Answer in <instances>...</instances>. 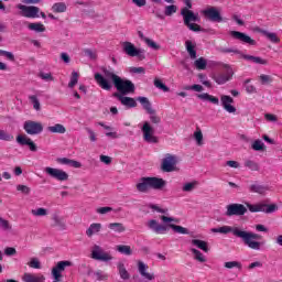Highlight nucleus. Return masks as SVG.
<instances>
[{
	"label": "nucleus",
	"mask_w": 282,
	"mask_h": 282,
	"mask_svg": "<svg viewBox=\"0 0 282 282\" xmlns=\"http://www.w3.org/2000/svg\"><path fill=\"white\" fill-rule=\"evenodd\" d=\"M102 74L96 73L95 80L97 85H99V87L105 91H111L115 86L117 91H119L121 96L135 94V84H133V82L129 79H123L122 77L116 75L113 72L107 68H102ZM109 80H111L112 84Z\"/></svg>",
	"instance_id": "1"
},
{
	"label": "nucleus",
	"mask_w": 282,
	"mask_h": 282,
	"mask_svg": "<svg viewBox=\"0 0 282 282\" xmlns=\"http://www.w3.org/2000/svg\"><path fill=\"white\" fill-rule=\"evenodd\" d=\"M212 232H219L220 235H228L231 232L234 237L241 239L245 246H248L251 250H261V242L257 241L261 239V235L252 231H246L239 227L223 226L220 228H213Z\"/></svg>",
	"instance_id": "2"
},
{
	"label": "nucleus",
	"mask_w": 282,
	"mask_h": 282,
	"mask_svg": "<svg viewBox=\"0 0 282 282\" xmlns=\"http://www.w3.org/2000/svg\"><path fill=\"white\" fill-rule=\"evenodd\" d=\"M160 219L163 221V224L166 225H160L155 219H151L148 221V228H150V230H153V232H155L156 235H162V232H166L169 228L173 229L177 235H188V229L186 227L175 225L178 223L177 218L161 216Z\"/></svg>",
	"instance_id": "3"
},
{
	"label": "nucleus",
	"mask_w": 282,
	"mask_h": 282,
	"mask_svg": "<svg viewBox=\"0 0 282 282\" xmlns=\"http://www.w3.org/2000/svg\"><path fill=\"white\" fill-rule=\"evenodd\" d=\"M135 186L139 193H149L151 188L153 191H162V188L166 186V181L155 176H143L139 180Z\"/></svg>",
	"instance_id": "4"
},
{
	"label": "nucleus",
	"mask_w": 282,
	"mask_h": 282,
	"mask_svg": "<svg viewBox=\"0 0 282 282\" xmlns=\"http://www.w3.org/2000/svg\"><path fill=\"white\" fill-rule=\"evenodd\" d=\"M181 15L183 17V23L192 32H204V29L197 23H199V13H195L192 10L183 8L181 10Z\"/></svg>",
	"instance_id": "5"
},
{
	"label": "nucleus",
	"mask_w": 282,
	"mask_h": 282,
	"mask_svg": "<svg viewBox=\"0 0 282 282\" xmlns=\"http://www.w3.org/2000/svg\"><path fill=\"white\" fill-rule=\"evenodd\" d=\"M247 208L250 210V213H265L267 215H272V213H276L279 210V205L276 204H256L252 205L250 203H246Z\"/></svg>",
	"instance_id": "6"
},
{
	"label": "nucleus",
	"mask_w": 282,
	"mask_h": 282,
	"mask_svg": "<svg viewBox=\"0 0 282 282\" xmlns=\"http://www.w3.org/2000/svg\"><path fill=\"white\" fill-rule=\"evenodd\" d=\"M203 17L212 23H224L226 20L221 17V11L217 7H208L202 11Z\"/></svg>",
	"instance_id": "7"
},
{
	"label": "nucleus",
	"mask_w": 282,
	"mask_h": 282,
	"mask_svg": "<svg viewBox=\"0 0 282 282\" xmlns=\"http://www.w3.org/2000/svg\"><path fill=\"white\" fill-rule=\"evenodd\" d=\"M73 263L69 260H64L57 262V264L52 269L53 282L63 281V272H65V268H72Z\"/></svg>",
	"instance_id": "8"
},
{
	"label": "nucleus",
	"mask_w": 282,
	"mask_h": 282,
	"mask_svg": "<svg viewBox=\"0 0 282 282\" xmlns=\"http://www.w3.org/2000/svg\"><path fill=\"white\" fill-rule=\"evenodd\" d=\"M141 131L143 133V140L148 142L149 144H158L159 140L158 137H155V129L151 127V123L149 121H145L141 128Z\"/></svg>",
	"instance_id": "9"
},
{
	"label": "nucleus",
	"mask_w": 282,
	"mask_h": 282,
	"mask_svg": "<svg viewBox=\"0 0 282 282\" xmlns=\"http://www.w3.org/2000/svg\"><path fill=\"white\" fill-rule=\"evenodd\" d=\"M23 129L28 135H40V133H43V123L39 121L26 120L23 123Z\"/></svg>",
	"instance_id": "10"
},
{
	"label": "nucleus",
	"mask_w": 282,
	"mask_h": 282,
	"mask_svg": "<svg viewBox=\"0 0 282 282\" xmlns=\"http://www.w3.org/2000/svg\"><path fill=\"white\" fill-rule=\"evenodd\" d=\"M17 9L20 10V15L26 19H39V12H41V9L34 6L17 4Z\"/></svg>",
	"instance_id": "11"
},
{
	"label": "nucleus",
	"mask_w": 282,
	"mask_h": 282,
	"mask_svg": "<svg viewBox=\"0 0 282 282\" xmlns=\"http://www.w3.org/2000/svg\"><path fill=\"white\" fill-rule=\"evenodd\" d=\"M247 213H248V208L243 204L235 203V204L227 205V212H226L227 217H235V216L241 217Z\"/></svg>",
	"instance_id": "12"
},
{
	"label": "nucleus",
	"mask_w": 282,
	"mask_h": 282,
	"mask_svg": "<svg viewBox=\"0 0 282 282\" xmlns=\"http://www.w3.org/2000/svg\"><path fill=\"white\" fill-rule=\"evenodd\" d=\"M123 52H126L128 56H137L139 61H144V58H147V55H144V50L135 48V45H133L131 42L123 43Z\"/></svg>",
	"instance_id": "13"
},
{
	"label": "nucleus",
	"mask_w": 282,
	"mask_h": 282,
	"mask_svg": "<svg viewBox=\"0 0 282 282\" xmlns=\"http://www.w3.org/2000/svg\"><path fill=\"white\" fill-rule=\"evenodd\" d=\"M44 173L53 177V180H57V182H67V180H69V174L61 169L45 167Z\"/></svg>",
	"instance_id": "14"
},
{
	"label": "nucleus",
	"mask_w": 282,
	"mask_h": 282,
	"mask_svg": "<svg viewBox=\"0 0 282 282\" xmlns=\"http://www.w3.org/2000/svg\"><path fill=\"white\" fill-rule=\"evenodd\" d=\"M91 259H95L96 261H104L105 263H107L111 261L113 257L105 252L100 246L95 245L91 251Z\"/></svg>",
	"instance_id": "15"
},
{
	"label": "nucleus",
	"mask_w": 282,
	"mask_h": 282,
	"mask_svg": "<svg viewBox=\"0 0 282 282\" xmlns=\"http://www.w3.org/2000/svg\"><path fill=\"white\" fill-rule=\"evenodd\" d=\"M15 142L20 144V147H29L30 151L33 153H36L39 151V148L36 147V143L32 141L28 135L20 134L15 138Z\"/></svg>",
	"instance_id": "16"
},
{
	"label": "nucleus",
	"mask_w": 282,
	"mask_h": 282,
	"mask_svg": "<svg viewBox=\"0 0 282 282\" xmlns=\"http://www.w3.org/2000/svg\"><path fill=\"white\" fill-rule=\"evenodd\" d=\"M175 164H177L175 156L167 154L162 161V171L164 173H172V171H175Z\"/></svg>",
	"instance_id": "17"
},
{
	"label": "nucleus",
	"mask_w": 282,
	"mask_h": 282,
	"mask_svg": "<svg viewBox=\"0 0 282 282\" xmlns=\"http://www.w3.org/2000/svg\"><path fill=\"white\" fill-rule=\"evenodd\" d=\"M220 102L225 111H227L228 113H237V108L232 106V102H235V99H232V97L228 95H223L220 97Z\"/></svg>",
	"instance_id": "18"
},
{
	"label": "nucleus",
	"mask_w": 282,
	"mask_h": 282,
	"mask_svg": "<svg viewBox=\"0 0 282 282\" xmlns=\"http://www.w3.org/2000/svg\"><path fill=\"white\" fill-rule=\"evenodd\" d=\"M230 36L236 39L237 41H241V43H247L248 45H257V41H254L250 35L239 32V31H231Z\"/></svg>",
	"instance_id": "19"
},
{
	"label": "nucleus",
	"mask_w": 282,
	"mask_h": 282,
	"mask_svg": "<svg viewBox=\"0 0 282 282\" xmlns=\"http://www.w3.org/2000/svg\"><path fill=\"white\" fill-rule=\"evenodd\" d=\"M113 98H118V100L123 105V107H128L129 109H133V107H138V102L132 97H124L120 95V93H115Z\"/></svg>",
	"instance_id": "20"
},
{
	"label": "nucleus",
	"mask_w": 282,
	"mask_h": 282,
	"mask_svg": "<svg viewBox=\"0 0 282 282\" xmlns=\"http://www.w3.org/2000/svg\"><path fill=\"white\" fill-rule=\"evenodd\" d=\"M234 74L232 69H228L227 74L215 75L213 79L217 85H226L232 78Z\"/></svg>",
	"instance_id": "21"
},
{
	"label": "nucleus",
	"mask_w": 282,
	"mask_h": 282,
	"mask_svg": "<svg viewBox=\"0 0 282 282\" xmlns=\"http://www.w3.org/2000/svg\"><path fill=\"white\" fill-rule=\"evenodd\" d=\"M138 268L139 273L141 274V276H143V279H147L148 281H153V279H155V275L153 273L147 272V270H149V265H147L144 262L140 261L138 263Z\"/></svg>",
	"instance_id": "22"
},
{
	"label": "nucleus",
	"mask_w": 282,
	"mask_h": 282,
	"mask_svg": "<svg viewBox=\"0 0 282 282\" xmlns=\"http://www.w3.org/2000/svg\"><path fill=\"white\" fill-rule=\"evenodd\" d=\"M138 102H140L143 107V109L147 111L149 115L155 113V109L151 106V101H149V98L147 97H138L137 98Z\"/></svg>",
	"instance_id": "23"
},
{
	"label": "nucleus",
	"mask_w": 282,
	"mask_h": 282,
	"mask_svg": "<svg viewBox=\"0 0 282 282\" xmlns=\"http://www.w3.org/2000/svg\"><path fill=\"white\" fill-rule=\"evenodd\" d=\"M250 193H258V195H265L270 187L268 185L252 184L249 186Z\"/></svg>",
	"instance_id": "24"
},
{
	"label": "nucleus",
	"mask_w": 282,
	"mask_h": 282,
	"mask_svg": "<svg viewBox=\"0 0 282 282\" xmlns=\"http://www.w3.org/2000/svg\"><path fill=\"white\" fill-rule=\"evenodd\" d=\"M102 230V224L100 223H93L89 228L86 230V235L91 238L93 235H98Z\"/></svg>",
	"instance_id": "25"
},
{
	"label": "nucleus",
	"mask_w": 282,
	"mask_h": 282,
	"mask_svg": "<svg viewBox=\"0 0 282 282\" xmlns=\"http://www.w3.org/2000/svg\"><path fill=\"white\" fill-rule=\"evenodd\" d=\"M185 48L186 52L189 54V58H192V61H195V58H197V51L195 50V44H193V41L187 40L185 42Z\"/></svg>",
	"instance_id": "26"
},
{
	"label": "nucleus",
	"mask_w": 282,
	"mask_h": 282,
	"mask_svg": "<svg viewBox=\"0 0 282 282\" xmlns=\"http://www.w3.org/2000/svg\"><path fill=\"white\" fill-rule=\"evenodd\" d=\"M46 131H48V133H59V134H63V133L67 132V129L65 128V126H63L61 123H56L54 126H48L46 128Z\"/></svg>",
	"instance_id": "27"
},
{
	"label": "nucleus",
	"mask_w": 282,
	"mask_h": 282,
	"mask_svg": "<svg viewBox=\"0 0 282 282\" xmlns=\"http://www.w3.org/2000/svg\"><path fill=\"white\" fill-rule=\"evenodd\" d=\"M108 228L112 232H118V234L126 232L127 230V227L122 223H110L108 224Z\"/></svg>",
	"instance_id": "28"
},
{
	"label": "nucleus",
	"mask_w": 282,
	"mask_h": 282,
	"mask_svg": "<svg viewBox=\"0 0 282 282\" xmlns=\"http://www.w3.org/2000/svg\"><path fill=\"white\" fill-rule=\"evenodd\" d=\"M192 246H195L199 250H203V252H209L210 249L208 248V242L200 240V239H193Z\"/></svg>",
	"instance_id": "29"
},
{
	"label": "nucleus",
	"mask_w": 282,
	"mask_h": 282,
	"mask_svg": "<svg viewBox=\"0 0 282 282\" xmlns=\"http://www.w3.org/2000/svg\"><path fill=\"white\" fill-rule=\"evenodd\" d=\"M118 270H119L120 279H122L123 281H129V279H131L129 271H127V268H124V263L119 262Z\"/></svg>",
	"instance_id": "30"
},
{
	"label": "nucleus",
	"mask_w": 282,
	"mask_h": 282,
	"mask_svg": "<svg viewBox=\"0 0 282 282\" xmlns=\"http://www.w3.org/2000/svg\"><path fill=\"white\" fill-rule=\"evenodd\" d=\"M52 11L56 14L67 12V4L65 2H56L52 6Z\"/></svg>",
	"instance_id": "31"
},
{
	"label": "nucleus",
	"mask_w": 282,
	"mask_h": 282,
	"mask_svg": "<svg viewBox=\"0 0 282 282\" xmlns=\"http://www.w3.org/2000/svg\"><path fill=\"white\" fill-rule=\"evenodd\" d=\"M53 221H54V226L56 228H59V230L67 229V225L65 224V220L62 217H59L58 215H53Z\"/></svg>",
	"instance_id": "32"
},
{
	"label": "nucleus",
	"mask_w": 282,
	"mask_h": 282,
	"mask_svg": "<svg viewBox=\"0 0 282 282\" xmlns=\"http://www.w3.org/2000/svg\"><path fill=\"white\" fill-rule=\"evenodd\" d=\"M22 279L24 282H45L44 276H34L32 273H24Z\"/></svg>",
	"instance_id": "33"
},
{
	"label": "nucleus",
	"mask_w": 282,
	"mask_h": 282,
	"mask_svg": "<svg viewBox=\"0 0 282 282\" xmlns=\"http://www.w3.org/2000/svg\"><path fill=\"white\" fill-rule=\"evenodd\" d=\"M197 186H199V182L193 181L189 183H185L182 187V191L183 193H193V191L197 188Z\"/></svg>",
	"instance_id": "34"
},
{
	"label": "nucleus",
	"mask_w": 282,
	"mask_h": 282,
	"mask_svg": "<svg viewBox=\"0 0 282 282\" xmlns=\"http://www.w3.org/2000/svg\"><path fill=\"white\" fill-rule=\"evenodd\" d=\"M191 252L194 254V259L198 261L199 263H206V257H204V253L202 251L193 248L191 249Z\"/></svg>",
	"instance_id": "35"
},
{
	"label": "nucleus",
	"mask_w": 282,
	"mask_h": 282,
	"mask_svg": "<svg viewBox=\"0 0 282 282\" xmlns=\"http://www.w3.org/2000/svg\"><path fill=\"white\" fill-rule=\"evenodd\" d=\"M0 140L3 142H12V140H14V135L6 130L0 129Z\"/></svg>",
	"instance_id": "36"
},
{
	"label": "nucleus",
	"mask_w": 282,
	"mask_h": 282,
	"mask_svg": "<svg viewBox=\"0 0 282 282\" xmlns=\"http://www.w3.org/2000/svg\"><path fill=\"white\" fill-rule=\"evenodd\" d=\"M177 13V6L170 4L164 7V14L165 17H173V14Z\"/></svg>",
	"instance_id": "37"
},
{
	"label": "nucleus",
	"mask_w": 282,
	"mask_h": 282,
	"mask_svg": "<svg viewBox=\"0 0 282 282\" xmlns=\"http://www.w3.org/2000/svg\"><path fill=\"white\" fill-rule=\"evenodd\" d=\"M194 65H195L196 69L202 70V69H206L208 62L206 61V58L199 57L194 62Z\"/></svg>",
	"instance_id": "38"
},
{
	"label": "nucleus",
	"mask_w": 282,
	"mask_h": 282,
	"mask_svg": "<svg viewBox=\"0 0 282 282\" xmlns=\"http://www.w3.org/2000/svg\"><path fill=\"white\" fill-rule=\"evenodd\" d=\"M261 34H263L264 36H267V39H269V41H271V43H279L281 40L279 39V36H276V33H270L265 30L261 31Z\"/></svg>",
	"instance_id": "39"
},
{
	"label": "nucleus",
	"mask_w": 282,
	"mask_h": 282,
	"mask_svg": "<svg viewBox=\"0 0 282 282\" xmlns=\"http://www.w3.org/2000/svg\"><path fill=\"white\" fill-rule=\"evenodd\" d=\"M116 250H118V252H120L121 254H127L128 257L132 254L131 247L127 245H118L116 247Z\"/></svg>",
	"instance_id": "40"
},
{
	"label": "nucleus",
	"mask_w": 282,
	"mask_h": 282,
	"mask_svg": "<svg viewBox=\"0 0 282 282\" xmlns=\"http://www.w3.org/2000/svg\"><path fill=\"white\" fill-rule=\"evenodd\" d=\"M29 100L32 102L33 109H35V111H41V101L36 95L29 96Z\"/></svg>",
	"instance_id": "41"
},
{
	"label": "nucleus",
	"mask_w": 282,
	"mask_h": 282,
	"mask_svg": "<svg viewBox=\"0 0 282 282\" xmlns=\"http://www.w3.org/2000/svg\"><path fill=\"white\" fill-rule=\"evenodd\" d=\"M29 30H32L33 32H45V25L43 23H30Z\"/></svg>",
	"instance_id": "42"
},
{
	"label": "nucleus",
	"mask_w": 282,
	"mask_h": 282,
	"mask_svg": "<svg viewBox=\"0 0 282 282\" xmlns=\"http://www.w3.org/2000/svg\"><path fill=\"white\" fill-rule=\"evenodd\" d=\"M251 149L253 151H265V143H263V141L261 140H256L252 144H251Z\"/></svg>",
	"instance_id": "43"
},
{
	"label": "nucleus",
	"mask_w": 282,
	"mask_h": 282,
	"mask_svg": "<svg viewBox=\"0 0 282 282\" xmlns=\"http://www.w3.org/2000/svg\"><path fill=\"white\" fill-rule=\"evenodd\" d=\"M154 87H156V89H161L162 91H165V93L171 91V88H169V86H166L164 83H162V80H160L159 78L154 79Z\"/></svg>",
	"instance_id": "44"
},
{
	"label": "nucleus",
	"mask_w": 282,
	"mask_h": 282,
	"mask_svg": "<svg viewBox=\"0 0 282 282\" xmlns=\"http://www.w3.org/2000/svg\"><path fill=\"white\" fill-rule=\"evenodd\" d=\"M250 80L251 79H246L243 82V87H245L247 94H257V87H254V85H250Z\"/></svg>",
	"instance_id": "45"
},
{
	"label": "nucleus",
	"mask_w": 282,
	"mask_h": 282,
	"mask_svg": "<svg viewBox=\"0 0 282 282\" xmlns=\"http://www.w3.org/2000/svg\"><path fill=\"white\" fill-rule=\"evenodd\" d=\"M39 78H41L42 80H45L46 83L54 82V76H52V73L40 72Z\"/></svg>",
	"instance_id": "46"
},
{
	"label": "nucleus",
	"mask_w": 282,
	"mask_h": 282,
	"mask_svg": "<svg viewBox=\"0 0 282 282\" xmlns=\"http://www.w3.org/2000/svg\"><path fill=\"white\" fill-rule=\"evenodd\" d=\"M245 166L249 169L250 171H259V163L252 161V160H247L245 162Z\"/></svg>",
	"instance_id": "47"
},
{
	"label": "nucleus",
	"mask_w": 282,
	"mask_h": 282,
	"mask_svg": "<svg viewBox=\"0 0 282 282\" xmlns=\"http://www.w3.org/2000/svg\"><path fill=\"white\" fill-rule=\"evenodd\" d=\"M76 85H78V73L73 72L72 77H70V82L68 83V87L70 89H74V87H76Z\"/></svg>",
	"instance_id": "48"
},
{
	"label": "nucleus",
	"mask_w": 282,
	"mask_h": 282,
	"mask_svg": "<svg viewBox=\"0 0 282 282\" xmlns=\"http://www.w3.org/2000/svg\"><path fill=\"white\" fill-rule=\"evenodd\" d=\"M31 213L34 215V217H45V215H47V209L41 207L37 209H32Z\"/></svg>",
	"instance_id": "49"
},
{
	"label": "nucleus",
	"mask_w": 282,
	"mask_h": 282,
	"mask_svg": "<svg viewBox=\"0 0 282 282\" xmlns=\"http://www.w3.org/2000/svg\"><path fill=\"white\" fill-rule=\"evenodd\" d=\"M28 265L34 270H41V261H39V258H32Z\"/></svg>",
	"instance_id": "50"
},
{
	"label": "nucleus",
	"mask_w": 282,
	"mask_h": 282,
	"mask_svg": "<svg viewBox=\"0 0 282 282\" xmlns=\"http://www.w3.org/2000/svg\"><path fill=\"white\" fill-rule=\"evenodd\" d=\"M0 228L1 230H12V225L6 218L0 217Z\"/></svg>",
	"instance_id": "51"
},
{
	"label": "nucleus",
	"mask_w": 282,
	"mask_h": 282,
	"mask_svg": "<svg viewBox=\"0 0 282 282\" xmlns=\"http://www.w3.org/2000/svg\"><path fill=\"white\" fill-rule=\"evenodd\" d=\"M225 268H227L228 270H232V268H238V270H241V262L239 261L225 262Z\"/></svg>",
	"instance_id": "52"
},
{
	"label": "nucleus",
	"mask_w": 282,
	"mask_h": 282,
	"mask_svg": "<svg viewBox=\"0 0 282 282\" xmlns=\"http://www.w3.org/2000/svg\"><path fill=\"white\" fill-rule=\"evenodd\" d=\"M194 138L198 147H202L204 144V134L202 133V130L194 132Z\"/></svg>",
	"instance_id": "53"
},
{
	"label": "nucleus",
	"mask_w": 282,
	"mask_h": 282,
	"mask_svg": "<svg viewBox=\"0 0 282 282\" xmlns=\"http://www.w3.org/2000/svg\"><path fill=\"white\" fill-rule=\"evenodd\" d=\"M218 52H220V54H241V51L239 50L226 48V47H219Z\"/></svg>",
	"instance_id": "54"
},
{
	"label": "nucleus",
	"mask_w": 282,
	"mask_h": 282,
	"mask_svg": "<svg viewBox=\"0 0 282 282\" xmlns=\"http://www.w3.org/2000/svg\"><path fill=\"white\" fill-rule=\"evenodd\" d=\"M272 76L270 75H260V83L261 85H270V83H272Z\"/></svg>",
	"instance_id": "55"
},
{
	"label": "nucleus",
	"mask_w": 282,
	"mask_h": 282,
	"mask_svg": "<svg viewBox=\"0 0 282 282\" xmlns=\"http://www.w3.org/2000/svg\"><path fill=\"white\" fill-rule=\"evenodd\" d=\"M84 54L85 56H87L88 58H90V61H96V58H98V55L96 54V52L89 50V48H86L84 51Z\"/></svg>",
	"instance_id": "56"
},
{
	"label": "nucleus",
	"mask_w": 282,
	"mask_h": 282,
	"mask_svg": "<svg viewBox=\"0 0 282 282\" xmlns=\"http://www.w3.org/2000/svg\"><path fill=\"white\" fill-rule=\"evenodd\" d=\"M17 191H19L20 193H23V195H30L32 189H30L28 185H18Z\"/></svg>",
	"instance_id": "57"
},
{
	"label": "nucleus",
	"mask_w": 282,
	"mask_h": 282,
	"mask_svg": "<svg viewBox=\"0 0 282 282\" xmlns=\"http://www.w3.org/2000/svg\"><path fill=\"white\" fill-rule=\"evenodd\" d=\"M144 43H147L148 47H151L152 50H160V45L149 37L144 40Z\"/></svg>",
	"instance_id": "58"
},
{
	"label": "nucleus",
	"mask_w": 282,
	"mask_h": 282,
	"mask_svg": "<svg viewBox=\"0 0 282 282\" xmlns=\"http://www.w3.org/2000/svg\"><path fill=\"white\" fill-rule=\"evenodd\" d=\"M0 56H6L8 61L14 62V54L12 52L0 50Z\"/></svg>",
	"instance_id": "59"
},
{
	"label": "nucleus",
	"mask_w": 282,
	"mask_h": 282,
	"mask_svg": "<svg viewBox=\"0 0 282 282\" xmlns=\"http://www.w3.org/2000/svg\"><path fill=\"white\" fill-rule=\"evenodd\" d=\"M95 276L97 281H107L108 275L105 274L102 271L95 272Z\"/></svg>",
	"instance_id": "60"
},
{
	"label": "nucleus",
	"mask_w": 282,
	"mask_h": 282,
	"mask_svg": "<svg viewBox=\"0 0 282 282\" xmlns=\"http://www.w3.org/2000/svg\"><path fill=\"white\" fill-rule=\"evenodd\" d=\"M150 121L152 122V124H160V122H162V118H160V116L152 113L150 115Z\"/></svg>",
	"instance_id": "61"
},
{
	"label": "nucleus",
	"mask_w": 282,
	"mask_h": 282,
	"mask_svg": "<svg viewBox=\"0 0 282 282\" xmlns=\"http://www.w3.org/2000/svg\"><path fill=\"white\" fill-rule=\"evenodd\" d=\"M111 210H113L112 207H99V208H97L96 212H97L99 215H107V213H111Z\"/></svg>",
	"instance_id": "62"
},
{
	"label": "nucleus",
	"mask_w": 282,
	"mask_h": 282,
	"mask_svg": "<svg viewBox=\"0 0 282 282\" xmlns=\"http://www.w3.org/2000/svg\"><path fill=\"white\" fill-rule=\"evenodd\" d=\"M4 254H7V257H14V254H17V249L13 247H7L4 249Z\"/></svg>",
	"instance_id": "63"
},
{
	"label": "nucleus",
	"mask_w": 282,
	"mask_h": 282,
	"mask_svg": "<svg viewBox=\"0 0 282 282\" xmlns=\"http://www.w3.org/2000/svg\"><path fill=\"white\" fill-rule=\"evenodd\" d=\"M86 131L89 135L90 142H96V132H94V130H91L90 128H86Z\"/></svg>",
	"instance_id": "64"
}]
</instances>
